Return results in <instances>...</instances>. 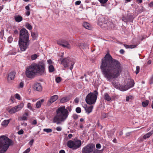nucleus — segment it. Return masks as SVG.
<instances>
[{"instance_id": "1", "label": "nucleus", "mask_w": 153, "mask_h": 153, "mask_svg": "<svg viewBox=\"0 0 153 153\" xmlns=\"http://www.w3.org/2000/svg\"><path fill=\"white\" fill-rule=\"evenodd\" d=\"M100 68L104 77L108 80L117 78L123 70V67L117 60L107 53L102 59Z\"/></svg>"}, {"instance_id": "2", "label": "nucleus", "mask_w": 153, "mask_h": 153, "mask_svg": "<svg viewBox=\"0 0 153 153\" xmlns=\"http://www.w3.org/2000/svg\"><path fill=\"white\" fill-rule=\"evenodd\" d=\"M45 65L42 62L37 64H32L27 68L25 71L26 76L28 78L33 79L37 74L42 75L45 72Z\"/></svg>"}, {"instance_id": "3", "label": "nucleus", "mask_w": 153, "mask_h": 153, "mask_svg": "<svg viewBox=\"0 0 153 153\" xmlns=\"http://www.w3.org/2000/svg\"><path fill=\"white\" fill-rule=\"evenodd\" d=\"M71 107H67L65 108V106H63L59 108L56 111V114L53 117V122L57 124H61L65 121L68 118L69 114L68 111H71Z\"/></svg>"}, {"instance_id": "4", "label": "nucleus", "mask_w": 153, "mask_h": 153, "mask_svg": "<svg viewBox=\"0 0 153 153\" xmlns=\"http://www.w3.org/2000/svg\"><path fill=\"white\" fill-rule=\"evenodd\" d=\"M19 45L20 50L24 51L28 48L30 43L28 33L25 28H22L19 33Z\"/></svg>"}, {"instance_id": "5", "label": "nucleus", "mask_w": 153, "mask_h": 153, "mask_svg": "<svg viewBox=\"0 0 153 153\" xmlns=\"http://www.w3.org/2000/svg\"><path fill=\"white\" fill-rule=\"evenodd\" d=\"M13 142L8 137L2 136L0 137V153H4L9 146L13 144Z\"/></svg>"}, {"instance_id": "6", "label": "nucleus", "mask_w": 153, "mask_h": 153, "mask_svg": "<svg viewBox=\"0 0 153 153\" xmlns=\"http://www.w3.org/2000/svg\"><path fill=\"white\" fill-rule=\"evenodd\" d=\"M98 93L96 91L93 92H90L86 96L85 98L86 102L88 104L92 105L95 103L97 100Z\"/></svg>"}, {"instance_id": "7", "label": "nucleus", "mask_w": 153, "mask_h": 153, "mask_svg": "<svg viewBox=\"0 0 153 153\" xmlns=\"http://www.w3.org/2000/svg\"><path fill=\"white\" fill-rule=\"evenodd\" d=\"M75 62L71 60L70 59L68 58H65L61 60V64H62L65 68L69 67V69L72 70L73 67V65Z\"/></svg>"}, {"instance_id": "8", "label": "nucleus", "mask_w": 153, "mask_h": 153, "mask_svg": "<svg viewBox=\"0 0 153 153\" xmlns=\"http://www.w3.org/2000/svg\"><path fill=\"white\" fill-rule=\"evenodd\" d=\"M24 106V104L23 103H21L19 105L11 108H8L7 111L10 114H14L23 108Z\"/></svg>"}, {"instance_id": "9", "label": "nucleus", "mask_w": 153, "mask_h": 153, "mask_svg": "<svg viewBox=\"0 0 153 153\" xmlns=\"http://www.w3.org/2000/svg\"><path fill=\"white\" fill-rule=\"evenodd\" d=\"M95 148V145L92 144H89L84 147L82 149V153H91Z\"/></svg>"}, {"instance_id": "10", "label": "nucleus", "mask_w": 153, "mask_h": 153, "mask_svg": "<svg viewBox=\"0 0 153 153\" xmlns=\"http://www.w3.org/2000/svg\"><path fill=\"white\" fill-rule=\"evenodd\" d=\"M57 43L59 45L62 46L63 47L70 49L71 46L69 43V41L65 39H60L57 41Z\"/></svg>"}, {"instance_id": "11", "label": "nucleus", "mask_w": 153, "mask_h": 153, "mask_svg": "<svg viewBox=\"0 0 153 153\" xmlns=\"http://www.w3.org/2000/svg\"><path fill=\"white\" fill-rule=\"evenodd\" d=\"M133 19V15L129 13L128 14L127 17L123 16L122 18V21L126 23L129 22H132Z\"/></svg>"}, {"instance_id": "12", "label": "nucleus", "mask_w": 153, "mask_h": 153, "mask_svg": "<svg viewBox=\"0 0 153 153\" xmlns=\"http://www.w3.org/2000/svg\"><path fill=\"white\" fill-rule=\"evenodd\" d=\"M82 143L81 140H77L74 141V149H76L79 148L81 145Z\"/></svg>"}, {"instance_id": "13", "label": "nucleus", "mask_w": 153, "mask_h": 153, "mask_svg": "<svg viewBox=\"0 0 153 153\" xmlns=\"http://www.w3.org/2000/svg\"><path fill=\"white\" fill-rule=\"evenodd\" d=\"M34 89L38 91H41L42 90V88L40 84L39 83H36L34 86Z\"/></svg>"}, {"instance_id": "14", "label": "nucleus", "mask_w": 153, "mask_h": 153, "mask_svg": "<svg viewBox=\"0 0 153 153\" xmlns=\"http://www.w3.org/2000/svg\"><path fill=\"white\" fill-rule=\"evenodd\" d=\"M58 96L56 95L52 96L48 101V104L49 103L50 104L56 101L58 99Z\"/></svg>"}, {"instance_id": "15", "label": "nucleus", "mask_w": 153, "mask_h": 153, "mask_svg": "<svg viewBox=\"0 0 153 153\" xmlns=\"http://www.w3.org/2000/svg\"><path fill=\"white\" fill-rule=\"evenodd\" d=\"M15 73L14 72L12 71L10 73L7 77V79L8 81H11L14 79Z\"/></svg>"}, {"instance_id": "16", "label": "nucleus", "mask_w": 153, "mask_h": 153, "mask_svg": "<svg viewBox=\"0 0 153 153\" xmlns=\"http://www.w3.org/2000/svg\"><path fill=\"white\" fill-rule=\"evenodd\" d=\"M74 141L70 140L67 143V146L69 148H72L74 149Z\"/></svg>"}, {"instance_id": "17", "label": "nucleus", "mask_w": 153, "mask_h": 153, "mask_svg": "<svg viewBox=\"0 0 153 153\" xmlns=\"http://www.w3.org/2000/svg\"><path fill=\"white\" fill-rule=\"evenodd\" d=\"M11 120V119L9 120H5L1 123V125L3 126L6 127Z\"/></svg>"}, {"instance_id": "18", "label": "nucleus", "mask_w": 153, "mask_h": 153, "mask_svg": "<svg viewBox=\"0 0 153 153\" xmlns=\"http://www.w3.org/2000/svg\"><path fill=\"white\" fill-rule=\"evenodd\" d=\"M129 88L133 87L134 85V82L133 80H130L127 84Z\"/></svg>"}, {"instance_id": "19", "label": "nucleus", "mask_w": 153, "mask_h": 153, "mask_svg": "<svg viewBox=\"0 0 153 153\" xmlns=\"http://www.w3.org/2000/svg\"><path fill=\"white\" fill-rule=\"evenodd\" d=\"M83 26L85 28L91 30V26L90 24L87 22H84L83 23Z\"/></svg>"}, {"instance_id": "20", "label": "nucleus", "mask_w": 153, "mask_h": 153, "mask_svg": "<svg viewBox=\"0 0 153 153\" xmlns=\"http://www.w3.org/2000/svg\"><path fill=\"white\" fill-rule=\"evenodd\" d=\"M14 19L15 21L18 22H21L23 19L22 16L19 15L15 16H14Z\"/></svg>"}, {"instance_id": "21", "label": "nucleus", "mask_w": 153, "mask_h": 153, "mask_svg": "<svg viewBox=\"0 0 153 153\" xmlns=\"http://www.w3.org/2000/svg\"><path fill=\"white\" fill-rule=\"evenodd\" d=\"M44 101V100L42 99L37 102L36 104V107L38 108H39L41 105L42 103H43Z\"/></svg>"}, {"instance_id": "22", "label": "nucleus", "mask_w": 153, "mask_h": 153, "mask_svg": "<svg viewBox=\"0 0 153 153\" xmlns=\"http://www.w3.org/2000/svg\"><path fill=\"white\" fill-rule=\"evenodd\" d=\"M103 97L104 99L105 100L108 101L111 100V97L107 93H105L104 94Z\"/></svg>"}, {"instance_id": "23", "label": "nucleus", "mask_w": 153, "mask_h": 153, "mask_svg": "<svg viewBox=\"0 0 153 153\" xmlns=\"http://www.w3.org/2000/svg\"><path fill=\"white\" fill-rule=\"evenodd\" d=\"M153 134V131H151L150 132L147 133L145 135H144L143 137V138L146 139V138L149 137L151 135Z\"/></svg>"}, {"instance_id": "24", "label": "nucleus", "mask_w": 153, "mask_h": 153, "mask_svg": "<svg viewBox=\"0 0 153 153\" xmlns=\"http://www.w3.org/2000/svg\"><path fill=\"white\" fill-rule=\"evenodd\" d=\"M78 46L80 48L85 49L88 47V45L87 44L84 43H80L79 44Z\"/></svg>"}, {"instance_id": "25", "label": "nucleus", "mask_w": 153, "mask_h": 153, "mask_svg": "<svg viewBox=\"0 0 153 153\" xmlns=\"http://www.w3.org/2000/svg\"><path fill=\"white\" fill-rule=\"evenodd\" d=\"M120 89L121 91H124L128 90L129 88L126 84L125 85H123L120 86Z\"/></svg>"}, {"instance_id": "26", "label": "nucleus", "mask_w": 153, "mask_h": 153, "mask_svg": "<svg viewBox=\"0 0 153 153\" xmlns=\"http://www.w3.org/2000/svg\"><path fill=\"white\" fill-rule=\"evenodd\" d=\"M93 106L91 105L89 107H87L85 108V110L86 112H87L88 114L92 112V109L93 108Z\"/></svg>"}, {"instance_id": "27", "label": "nucleus", "mask_w": 153, "mask_h": 153, "mask_svg": "<svg viewBox=\"0 0 153 153\" xmlns=\"http://www.w3.org/2000/svg\"><path fill=\"white\" fill-rule=\"evenodd\" d=\"M103 20H104L102 21L103 23V25L106 28L107 26V25L108 24V22H110V21H108L106 18H104Z\"/></svg>"}, {"instance_id": "28", "label": "nucleus", "mask_w": 153, "mask_h": 153, "mask_svg": "<svg viewBox=\"0 0 153 153\" xmlns=\"http://www.w3.org/2000/svg\"><path fill=\"white\" fill-rule=\"evenodd\" d=\"M124 45L126 48H135L137 45H128L126 44H124Z\"/></svg>"}, {"instance_id": "29", "label": "nucleus", "mask_w": 153, "mask_h": 153, "mask_svg": "<svg viewBox=\"0 0 153 153\" xmlns=\"http://www.w3.org/2000/svg\"><path fill=\"white\" fill-rule=\"evenodd\" d=\"M114 26L113 23L110 22H108V24L107 25V26L106 28L109 27L110 28L112 29L114 28Z\"/></svg>"}, {"instance_id": "30", "label": "nucleus", "mask_w": 153, "mask_h": 153, "mask_svg": "<svg viewBox=\"0 0 153 153\" xmlns=\"http://www.w3.org/2000/svg\"><path fill=\"white\" fill-rule=\"evenodd\" d=\"M69 100V99L67 97H64L61 99L60 100V102L62 103H64L66 102Z\"/></svg>"}, {"instance_id": "31", "label": "nucleus", "mask_w": 153, "mask_h": 153, "mask_svg": "<svg viewBox=\"0 0 153 153\" xmlns=\"http://www.w3.org/2000/svg\"><path fill=\"white\" fill-rule=\"evenodd\" d=\"M149 103V101L146 100L142 102V105L143 107H146L147 106Z\"/></svg>"}, {"instance_id": "32", "label": "nucleus", "mask_w": 153, "mask_h": 153, "mask_svg": "<svg viewBox=\"0 0 153 153\" xmlns=\"http://www.w3.org/2000/svg\"><path fill=\"white\" fill-rule=\"evenodd\" d=\"M48 69L49 72L50 73L52 72L55 71V68L52 65H50L48 67Z\"/></svg>"}, {"instance_id": "33", "label": "nucleus", "mask_w": 153, "mask_h": 153, "mask_svg": "<svg viewBox=\"0 0 153 153\" xmlns=\"http://www.w3.org/2000/svg\"><path fill=\"white\" fill-rule=\"evenodd\" d=\"M26 27L29 30H31L32 28V27L28 23H27L25 25Z\"/></svg>"}, {"instance_id": "34", "label": "nucleus", "mask_w": 153, "mask_h": 153, "mask_svg": "<svg viewBox=\"0 0 153 153\" xmlns=\"http://www.w3.org/2000/svg\"><path fill=\"white\" fill-rule=\"evenodd\" d=\"M31 35L33 38L35 39L37 37V34L34 32H31Z\"/></svg>"}, {"instance_id": "35", "label": "nucleus", "mask_w": 153, "mask_h": 153, "mask_svg": "<svg viewBox=\"0 0 153 153\" xmlns=\"http://www.w3.org/2000/svg\"><path fill=\"white\" fill-rule=\"evenodd\" d=\"M38 57V56L36 54H34L31 56V58L32 60L35 59Z\"/></svg>"}, {"instance_id": "36", "label": "nucleus", "mask_w": 153, "mask_h": 153, "mask_svg": "<svg viewBox=\"0 0 153 153\" xmlns=\"http://www.w3.org/2000/svg\"><path fill=\"white\" fill-rule=\"evenodd\" d=\"M43 131L49 133L51 132L52 130L51 128H44L43 129Z\"/></svg>"}, {"instance_id": "37", "label": "nucleus", "mask_w": 153, "mask_h": 153, "mask_svg": "<svg viewBox=\"0 0 153 153\" xmlns=\"http://www.w3.org/2000/svg\"><path fill=\"white\" fill-rule=\"evenodd\" d=\"M24 85V83L22 82H21L20 83L19 85V86H18V88H22L23 87Z\"/></svg>"}, {"instance_id": "38", "label": "nucleus", "mask_w": 153, "mask_h": 153, "mask_svg": "<svg viewBox=\"0 0 153 153\" xmlns=\"http://www.w3.org/2000/svg\"><path fill=\"white\" fill-rule=\"evenodd\" d=\"M76 112L78 113H79L81 112V109L80 108L78 107L76 108Z\"/></svg>"}, {"instance_id": "39", "label": "nucleus", "mask_w": 153, "mask_h": 153, "mask_svg": "<svg viewBox=\"0 0 153 153\" xmlns=\"http://www.w3.org/2000/svg\"><path fill=\"white\" fill-rule=\"evenodd\" d=\"M61 78L60 77H58L56 79V81L57 83L61 81Z\"/></svg>"}, {"instance_id": "40", "label": "nucleus", "mask_w": 153, "mask_h": 153, "mask_svg": "<svg viewBox=\"0 0 153 153\" xmlns=\"http://www.w3.org/2000/svg\"><path fill=\"white\" fill-rule=\"evenodd\" d=\"M140 69V67L139 66H137L136 67V71H135V73L136 74H137L139 72Z\"/></svg>"}, {"instance_id": "41", "label": "nucleus", "mask_w": 153, "mask_h": 153, "mask_svg": "<svg viewBox=\"0 0 153 153\" xmlns=\"http://www.w3.org/2000/svg\"><path fill=\"white\" fill-rule=\"evenodd\" d=\"M112 84L113 85V86L115 88H117L118 87V86L116 82H112Z\"/></svg>"}, {"instance_id": "42", "label": "nucleus", "mask_w": 153, "mask_h": 153, "mask_svg": "<svg viewBox=\"0 0 153 153\" xmlns=\"http://www.w3.org/2000/svg\"><path fill=\"white\" fill-rule=\"evenodd\" d=\"M15 98L19 100H20L21 99V97L18 94H15Z\"/></svg>"}, {"instance_id": "43", "label": "nucleus", "mask_w": 153, "mask_h": 153, "mask_svg": "<svg viewBox=\"0 0 153 153\" xmlns=\"http://www.w3.org/2000/svg\"><path fill=\"white\" fill-rule=\"evenodd\" d=\"M108 0H99L101 4L105 3Z\"/></svg>"}, {"instance_id": "44", "label": "nucleus", "mask_w": 153, "mask_h": 153, "mask_svg": "<svg viewBox=\"0 0 153 153\" xmlns=\"http://www.w3.org/2000/svg\"><path fill=\"white\" fill-rule=\"evenodd\" d=\"M13 38L11 37H9L7 39V41L8 42L10 43L12 41Z\"/></svg>"}, {"instance_id": "45", "label": "nucleus", "mask_w": 153, "mask_h": 153, "mask_svg": "<svg viewBox=\"0 0 153 153\" xmlns=\"http://www.w3.org/2000/svg\"><path fill=\"white\" fill-rule=\"evenodd\" d=\"M27 108L30 109V110H31L32 109V107L31 106V104L30 103H28L27 104Z\"/></svg>"}, {"instance_id": "46", "label": "nucleus", "mask_w": 153, "mask_h": 153, "mask_svg": "<svg viewBox=\"0 0 153 153\" xmlns=\"http://www.w3.org/2000/svg\"><path fill=\"white\" fill-rule=\"evenodd\" d=\"M132 96H131V95L128 96V97H126V101H129V100L130 99H132Z\"/></svg>"}, {"instance_id": "47", "label": "nucleus", "mask_w": 153, "mask_h": 153, "mask_svg": "<svg viewBox=\"0 0 153 153\" xmlns=\"http://www.w3.org/2000/svg\"><path fill=\"white\" fill-rule=\"evenodd\" d=\"M30 148H27L26 150H25L23 153H28L30 151Z\"/></svg>"}, {"instance_id": "48", "label": "nucleus", "mask_w": 153, "mask_h": 153, "mask_svg": "<svg viewBox=\"0 0 153 153\" xmlns=\"http://www.w3.org/2000/svg\"><path fill=\"white\" fill-rule=\"evenodd\" d=\"M23 133L24 131L22 129L20 130L18 132V134L19 135L22 134H23Z\"/></svg>"}, {"instance_id": "49", "label": "nucleus", "mask_w": 153, "mask_h": 153, "mask_svg": "<svg viewBox=\"0 0 153 153\" xmlns=\"http://www.w3.org/2000/svg\"><path fill=\"white\" fill-rule=\"evenodd\" d=\"M106 114L105 113H103L102 115L101 118L104 119L106 117Z\"/></svg>"}, {"instance_id": "50", "label": "nucleus", "mask_w": 153, "mask_h": 153, "mask_svg": "<svg viewBox=\"0 0 153 153\" xmlns=\"http://www.w3.org/2000/svg\"><path fill=\"white\" fill-rule=\"evenodd\" d=\"M96 147L97 149H100L101 148V146L100 144L97 143L96 145Z\"/></svg>"}, {"instance_id": "51", "label": "nucleus", "mask_w": 153, "mask_h": 153, "mask_svg": "<svg viewBox=\"0 0 153 153\" xmlns=\"http://www.w3.org/2000/svg\"><path fill=\"white\" fill-rule=\"evenodd\" d=\"M47 62L49 64L52 65L51 64H52V62L51 59H48L47 60Z\"/></svg>"}, {"instance_id": "52", "label": "nucleus", "mask_w": 153, "mask_h": 153, "mask_svg": "<svg viewBox=\"0 0 153 153\" xmlns=\"http://www.w3.org/2000/svg\"><path fill=\"white\" fill-rule=\"evenodd\" d=\"M81 3V2L80 1H78L75 2V4L76 5H79Z\"/></svg>"}, {"instance_id": "53", "label": "nucleus", "mask_w": 153, "mask_h": 153, "mask_svg": "<svg viewBox=\"0 0 153 153\" xmlns=\"http://www.w3.org/2000/svg\"><path fill=\"white\" fill-rule=\"evenodd\" d=\"M62 128L61 127H58L56 128V130L58 131H61Z\"/></svg>"}, {"instance_id": "54", "label": "nucleus", "mask_w": 153, "mask_h": 153, "mask_svg": "<svg viewBox=\"0 0 153 153\" xmlns=\"http://www.w3.org/2000/svg\"><path fill=\"white\" fill-rule=\"evenodd\" d=\"M31 124L32 125H36L37 124L36 120H33V121L32 122Z\"/></svg>"}, {"instance_id": "55", "label": "nucleus", "mask_w": 153, "mask_h": 153, "mask_svg": "<svg viewBox=\"0 0 153 153\" xmlns=\"http://www.w3.org/2000/svg\"><path fill=\"white\" fill-rule=\"evenodd\" d=\"M30 12L29 10L27 11L25 13V14H26V15H27V16H29L30 14Z\"/></svg>"}, {"instance_id": "56", "label": "nucleus", "mask_w": 153, "mask_h": 153, "mask_svg": "<svg viewBox=\"0 0 153 153\" xmlns=\"http://www.w3.org/2000/svg\"><path fill=\"white\" fill-rule=\"evenodd\" d=\"M21 119L23 120H27V117L25 116L23 117Z\"/></svg>"}, {"instance_id": "57", "label": "nucleus", "mask_w": 153, "mask_h": 153, "mask_svg": "<svg viewBox=\"0 0 153 153\" xmlns=\"http://www.w3.org/2000/svg\"><path fill=\"white\" fill-rule=\"evenodd\" d=\"M29 6H30V5L29 4L28 5L26 6L25 7L26 9L27 10H30V7H29Z\"/></svg>"}, {"instance_id": "58", "label": "nucleus", "mask_w": 153, "mask_h": 153, "mask_svg": "<svg viewBox=\"0 0 153 153\" xmlns=\"http://www.w3.org/2000/svg\"><path fill=\"white\" fill-rule=\"evenodd\" d=\"M149 7H153V1L150 2L149 4Z\"/></svg>"}, {"instance_id": "59", "label": "nucleus", "mask_w": 153, "mask_h": 153, "mask_svg": "<svg viewBox=\"0 0 153 153\" xmlns=\"http://www.w3.org/2000/svg\"><path fill=\"white\" fill-rule=\"evenodd\" d=\"M94 153H100V151L96 149L94 151Z\"/></svg>"}, {"instance_id": "60", "label": "nucleus", "mask_w": 153, "mask_h": 153, "mask_svg": "<svg viewBox=\"0 0 153 153\" xmlns=\"http://www.w3.org/2000/svg\"><path fill=\"white\" fill-rule=\"evenodd\" d=\"M120 53L123 54L124 53V51L123 49H121L120 51Z\"/></svg>"}, {"instance_id": "61", "label": "nucleus", "mask_w": 153, "mask_h": 153, "mask_svg": "<svg viewBox=\"0 0 153 153\" xmlns=\"http://www.w3.org/2000/svg\"><path fill=\"white\" fill-rule=\"evenodd\" d=\"M33 141L34 140H31L29 142V144L31 145H32L33 143Z\"/></svg>"}, {"instance_id": "62", "label": "nucleus", "mask_w": 153, "mask_h": 153, "mask_svg": "<svg viewBox=\"0 0 153 153\" xmlns=\"http://www.w3.org/2000/svg\"><path fill=\"white\" fill-rule=\"evenodd\" d=\"M123 131L121 130L119 133V135L120 136H121L122 135H123Z\"/></svg>"}, {"instance_id": "63", "label": "nucleus", "mask_w": 153, "mask_h": 153, "mask_svg": "<svg viewBox=\"0 0 153 153\" xmlns=\"http://www.w3.org/2000/svg\"><path fill=\"white\" fill-rule=\"evenodd\" d=\"M79 100L78 98H76L74 100V101L76 103H78L79 102Z\"/></svg>"}, {"instance_id": "64", "label": "nucleus", "mask_w": 153, "mask_h": 153, "mask_svg": "<svg viewBox=\"0 0 153 153\" xmlns=\"http://www.w3.org/2000/svg\"><path fill=\"white\" fill-rule=\"evenodd\" d=\"M59 153H65V152L63 150H61L59 151Z\"/></svg>"}]
</instances>
